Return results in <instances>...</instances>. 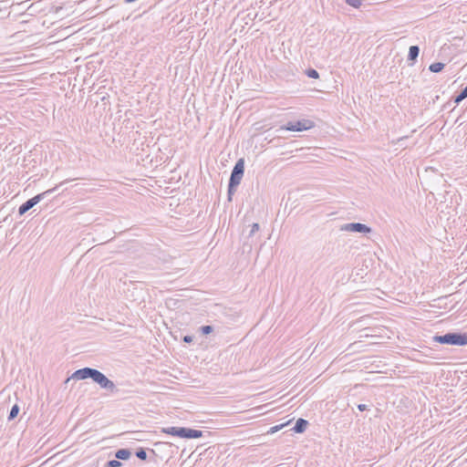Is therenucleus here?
<instances>
[{
  "mask_svg": "<svg viewBox=\"0 0 467 467\" xmlns=\"http://www.w3.org/2000/svg\"><path fill=\"white\" fill-rule=\"evenodd\" d=\"M432 340L441 345L462 347L467 345V333L448 332L444 335H435Z\"/></svg>",
  "mask_w": 467,
  "mask_h": 467,
  "instance_id": "obj_1",
  "label": "nucleus"
},
{
  "mask_svg": "<svg viewBox=\"0 0 467 467\" xmlns=\"http://www.w3.org/2000/svg\"><path fill=\"white\" fill-rule=\"evenodd\" d=\"M63 183H64V182L56 185L52 189H49L42 193H38L36 196L28 199L26 202H25L23 204H21L19 206V208H18L19 215L25 214L31 208H33L36 204H37L39 202H41L44 198H46V197L49 196L51 193L55 192L59 188V186H61Z\"/></svg>",
  "mask_w": 467,
  "mask_h": 467,
  "instance_id": "obj_2",
  "label": "nucleus"
},
{
  "mask_svg": "<svg viewBox=\"0 0 467 467\" xmlns=\"http://www.w3.org/2000/svg\"><path fill=\"white\" fill-rule=\"evenodd\" d=\"M315 127L314 121L306 119H298L296 121H288L286 124L280 127V130L289 131H304L308 130Z\"/></svg>",
  "mask_w": 467,
  "mask_h": 467,
  "instance_id": "obj_3",
  "label": "nucleus"
},
{
  "mask_svg": "<svg viewBox=\"0 0 467 467\" xmlns=\"http://www.w3.org/2000/svg\"><path fill=\"white\" fill-rule=\"evenodd\" d=\"M93 381L97 383L101 389H106L110 393H117L119 391L114 382L108 379L106 375H104L99 369H96Z\"/></svg>",
  "mask_w": 467,
  "mask_h": 467,
  "instance_id": "obj_4",
  "label": "nucleus"
},
{
  "mask_svg": "<svg viewBox=\"0 0 467 467\" xmlns=\"http://www.w3.org/2000/svg\"><path fill=\"white\" fill-rule=\"evenodd\" d=\"M244 173V159H239L232 170L229 182H231V187H237Z\"/></svg>",
  "mask_w": 467,
  "mask_h": 467,
  "instance_id": "obj_5",
  "label": "nucleus"
},
{
  "mask_svg": "<svg viewBox=\"0 0 467 467\" xmlns=\"http://www.w3.org/2000/svg\"><path fill=\"white\" fill-rule=\"evenodd\" d=\"M341 231L345 232H352V233H361V234H369L372 232V229L360 223H345L340 226Z\"/></svg>",
  "mask_w": 467,
  "mask_h": 467,
  "instance_id": "obj_6",
  "label": "nucleus"
},
{
  "mask_svg": "<svg viewBox=\"0 0 467 467\" xmlns=\"http://www.w3.org/2000/svg\"><path fill=\"white\" fill-rule=\"evenodd\" d=\"M95 372H96V368L86 367V368H79V369L76 370L73 373L72 378L75 379H78V380H82V379H91L93 380Z\"/></svg>",
  "mask_w": 467,
  "mask_h": 467,
  "instance_id": "obj_7",
  "label": "nucleus"
},
{
  "mask_svg": "<svg viewBox=\"0 0 467 467\" xmlns=\"http://www.w3.org/2000/svg\"><path fill=\"white\" fill-rule=\"evenodd\" d=\"M307 426H308V421L305 419L300 418L296 421V424L292 430L296 433H303L306 430Z\"/></svg>",
  "mask_w": 467,
  "mask_h": 467,
  "instance_id": "obj_8",
  "label": "nucleus"
},
{
  "mask_svg": "<svg viewBox=\"0 0 467 467\" xmlns=\"http://www.w3.org/2000/svg\"><path fill=\"white\" fill-rule=\"evenodd\" d=\"M420 54V47L418 46H410L409 48L408 61H411L410 65H413L417 60Z\"/></svg>",
  "mask_w": 467,
  "mask_h": 467,
  "instance_id": "obj_9",
  "label": "nucleus"
},
{
  "mask_svg": "<svg viewBox=\"0 0 467 467\" xmlns=\"http://www.w3.org/2000/svg\"><path fill=\"white\" fill-rule=\"evenodd\" d=\"M203 437V431L186 428V439H198Z\"/></svg>",
  "mask_w": 467,
  "mask_h": 467,
  "instance_id": "obj_10",
  "label": "nucleus"
},
{
  "mask_svg": "<svg viewBox=\"0 0 467 467\" xmlns=\"http://www.w3.org/2000/svg\"><path fill=\"white\" fill-rule=\"evenodd\" d=\"M131 455V451L129 449H119L115 452V457L118 460L126 461Z\"/></svg>",
  "mask_w": 467,
  "mask_h": 467,
  "instance_id": "obj_11",
  "label": "nucleus"
},
{
  "mask_svg": "<svg viewBox=\"0 0 467 467\" xmlns=\"http://www.w3.org/2000/svg\"><path fill=\"white\" fill-rule=\"evenodd\" d=\"M444 67H445L444 63L436 62V63H432L430 65L429 70L432 73H439L444 68Z\"/></svg>",
  "mask_w": 467,
  "mask_h": 467,
  "instance_id": "obj_12",
  "label": "nucleus"
},
{
  "mask_svg": "<svg viewBox=\"0 0 467 467\" xmlns=\"http://www.w3.org/2000/svg\"><path fill=\"white\" fill-rule=\"evenodd\" d=\"M467 98V86L453 98V101L456 105H459L464 99Z\"/></svg>",
  "mask_w": 467,
  "mask_h": 467,
  "instance_id": "obj_13",
  "label": "nucleus"
},
{
  "mask_svg": "<svg viewBox=\"0 0 467 467\" xmlns=\"http://www.w3.org/2000/svg\"><path fill=\"white\" fill-rule=\"evenodd\" d=\"M19 406L17 404H15L12 408H11V410L9 411V415H8V420H13L14 419L16 418L18 412H19Z\"/></svg>",
  "mask_w": 467,
  "mask_h": 467,
  "instance_id": "obj_14",
  "label": "nucleus"
},
{
  "mask_svg": "<svg viewBox=\"0 0 467 467\" xmlns=\"http://www.w3.org/2000/svg\"><path fill=\"white\" fill-rule=\"evenodd\" d=\"M178 429H179V427H167V428H162L161 431L163 433L177 437Z\"/></svg>",
  "mask_w": 467,
  "mask_h": 467,
  "instance_id": "obj_15",
  "label": "nucleus"
},
{
  "mask_svg": "<svg viewBox=\"0 0 467 467\" xmlns=\"http://www.w3.org/2000/svg\"><path fill=\"white\" fill-rule=\"evenodd\" d=\"M135 455L141 461H146L147 460V452H146V450L144 448H139L136 452H135Z\"/></svg>",
  "mask_w": 467,
  "mask_h": 467,
  "instance_id": "obj_16",
  "label": "nucleus"
},
{
  "mask_svg": "<svg viewBox=\"0 0 467 467\" xmlns=\"http://www.w3.org/2000/svg\"><path fill=\"white\" fill-rule=\"evenodd\" d=\"M306 75L310 78H318L319 73L314 68H308L306 70Z\"/></svg>",
  "mask_w": 467,
  "mask_h": 467,
  "instance_id": "obj_17",
  "label": "nucleus"
},
{
  "mask_svg": "<svg viewBox=\"0 0 467 467\" xmlns=\"http://www.w3.org/2000/svg\"><path fill=\"white\" fill-rule=\"evenodd\" d=\"M200 330H201L202 335H209V334H211L214 330V328H213V326L204 325V326H202L200 327Z\"/></svg>",
  "mask_w": 467,
  "mask_h": 467,
  "instance_id": "obj_18",
  "label": "nucleus"
},
{
  "mask_svg": "<svg viewBox=\"0 0 467 467\" xmlns=\"http://www.w3.org/2000/svg\"><path fill=\"white\" fill-rule=\"evenodd\" d=\"M122 463L118 460H109L107 462L105 467H120Z\"/></svg>",
  "mask_w": 467,
  "mask_h": 467,
  "instance_id": "obj_19",
  "label": "nucleus"
},
{
  "mask_svg": "<svg viewBox=\"0 0 467 467\" xmlns=\"http://www.w3.org/2000/svg\"><path fill=\"white\" fill-rule=\"evenodd\" d=\"M345 1L348 5L355 7V8H358L362 5L361 0H345Z\"/></svg>",
  "mask_w": 467,
  "mask_h": 467,
  "instance_id": "obj_20",
  "label": "nucleus"
},
{
  "mask_svg": "<svg viewBox=\"0 0 467 467\" xmlns=\"http://www.w3.org/2000/svg\"><path fill=\"white\" fill-rule=\"evenodd\" d=\"M177 437L186 439V428L179 427Z\"/></svg>",
  "mask_w": 467,
  "mask_h": 467,
  "instance_id": "obj_21",
  "label": "nucleus"
},
{
  "mask_svg": "<svg viewBox=\"0 0 467 467\" xmlns=\"http://www.w3.org/2000/svg\"><path fill=\"white\" fill-rule=\"evenodd\" d=\"M260 229V226L257 223H254L252 224L251 231L249 233V236H253L256 232H258Z\"/></svg>",
  "mask_w": 467,
  "mask_h": 467,
  "instance_id": "obj_22",
  "label": "nucleus"
},
{
  "mask_svg": "<svg viewBox=\"0 0 467 467\" xmlns=\"http://www.w3.org/2000/svg\"><path fill=\"white\" fill-rule=\"evenodd\" d=\"M237 187H231V182H229L228 183V200L231 201L232 200V195L234 193L235 190H236Z\"/></svg>",
  "mask_w": 467,
  "mask_h": 467,
  "instance_id": "obj_23",
  "label": "nucleus"
},
{
  "mask_svg": "<svg viewBox=\"0 0 467 467\" xmlns=\"http://www.w3.org/2000/svg\"><path fill=\"white\" fill-rule=\"evenodd\" d=\"M193 340V337L192 336H190V335H185L183 337H182V341L185 342V343H192Z\"/></svg>",
  "mask_w": 467,
  "mask_h": 467,
  "instance_id": "obj_24",
  "label": "nucleus"
},
{
  "mask_svg": "<svg viewBox=\"0 0 467 467\" xmlns=\"http://www.w3.org/2000/svg\"><path fill=\"white\" fill-rule=\"evenodd\" d=\"M283 426H284V425H283V424H281V425H277V426L272 427V428H271V432H275V431H277L281 430V429L283 428Z\"/></svg>",
  "mask_w": 467,
  "mask_h": 467,
  "instance_id": "obj_25",
  "label": "nucleus"
},
{
  "mask_svg": "<svg viewBox=\"0 0 467 467\" xmlns=\"http://www.w3.org/2000/svg\"><path fill=\"white\" fill-rule=\"evenodd\" d=\"M358 409L360 410V411H364V410H368V406L366 404H358Z\"/></svg>",
  "mask_w": 467,
  "mask_h": 467,
  "instance_id": "obj_26",
  "label": "nucleus"
},
{
  "mask_svg": "<svg viewBox=\"0 0 467 467\" xmlns=\"http://www.w3.org/2000/svg\"><path fill=\"white\" fill-rule=\"evenodd\" d=\"M407 138H408V137H406V136H405V137L399 138L397 141H398V142H400V141H401V140H405V139H407Z\"/></svg>",
  "mask_w": 467,
  "mask_h": 467,
  "instance_id": "obj_27",
  "label": "nucleus"
}]
</instances>
